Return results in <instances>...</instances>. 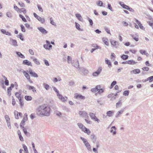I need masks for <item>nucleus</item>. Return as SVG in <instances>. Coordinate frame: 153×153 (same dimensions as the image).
<instances>
[{"instance_id":"49","label":"nucleus","mask_w":153,"mask_h":153,"mask_svg":"<svg viewBox=\"0 0 153 153\" xmlns=\"http://www.w3.org/2000/svg\"><path fill=\"white\" fill-rule=\"evenodd\" d=\"M97 5L98 6L101 7L103 5V3L102 1H99L97 3Z\"/></svg>"},{"instance_id":"58","label":"nucleus","mask_w":153,"mask_h":153,"mask_svg":"<svg viewBox=\"0 0 153 153\" xmlns=\"http://www.w3.org/2000/svg\"><path fill=\"white\" fill-rule=\"evenodd\" d=\"M68 99V98L66 97H62L61 100L64 102L66 101Z\"/></svg>"},{"instance_id":"28","label":"nucleus","mask_w":153,"mask_h":153,"mask_svg":"<svg viewBox=\"0 0 153 153\" xmlns=\"http://www.w3.org/2000/svg\"><path fill=\"white\" fill-rule=\"evenodd\" d=\"M105 62L108 65L109 67L110 68L111 66V64L110 60L105 59Z\"/></svg>"},{"instance_id":"47","label":"nucleus","mask_w":153,"mask_h":153,"mask_svg":"<svg viewBox=\"0 0 153 153\" xmlns=\"http://www.w3.org/2000/svg\"><path fill=\"white\" fill-rule=\"evenodd\" d=\"M75 23L76 28L78 30H80V25L78 23L76 22H75Z\"/></svg>"},{"instance_id":"15","label":"nucleus","mask_w":153,"mask_h":153,"mask_svg":"<svg viewBox=\"0 0 153 153\" xmlns=\"http://www.w3.org/2000/svg\"><path fill=\"white\" fill-rule=\"evenodd\" d=\"M116 128L115 126H113L111 127L110 130V132L112 133L113 135H114L116 134Z\"/></svg>"},{"instance_id":"60","label":"nucleus","mask_w":153,"mask_h":153,"mask_svg":"<svg viewBox=\"0 0 153 153\" xmlns=\"http://www.w3.org/2000/svg\"><path fill=\"white\" fill-rule=\"evenodd\" d=\"M5 119L6 120L7 122L10 121V119L8 115H6L5 117Z\"/></svg>"},{"instance_id":"33","label":"nucleus","mask_w":153,"mask_h":153,"mask_svg":"<svg viewBox=\"0 0 153 153\" xmlns=\"http://www.w3.org/2000/svg\"><path fill=\"white\" fill-rule=\"evenodd\" d=\"M113 113L112 111H109L107 112L106 114L107 116H108L109 117H111L113 116Z\"/></svg>"},{"instance_id":"2","label":"nucleus","mask_w":153,"mask_h":153,"mask_svg":"<svg viewBox=\"0 0 153 153\" xmlns=\"http://www.w3.org/2000/svg\"><path fill=\"white\" fill-rule=\"evenodd\" d=\"M79 128L85 133H87L89 135L91 133V131L89 129L86 128L82 123H78L77 124Z\"/></svg>"},{"instance_id":"17","label":"nucleus","mask_w":153,"mask_h":153,"mask_svg":"<svg viewBox=\"0 0 153 153\" xmlns=\"http://www.w3.org/2000/svg\"><path fill=\"white\" fill-rule=\"evenodd\" d=\"M10 40L12 42L11 44L12 45L15 47H16L18 46V45L17 44V42L16 40L13 39L11 38L10 39Z\"/></svg>"},{"instance_id":"22","label":"nucleus","mask_w":153,"mask_h":153,"mask_svg":"<svg viewBox=\"0 0 153 153\" xmlns=\"http://www.w3.org/2000/svg\"><path fill=\"white\" fill-rule=\"evenodd\" d=\"M108 97L111 100H113L115 99V95H114V94H110L108 96Z\"/></svg>"},{"instance_id":"29","label":"nucleus","mask_w":153,"mask_h":153,"mask_svg":"<svg viewBox=\"0 0 153 153\" xmlns=\"http://www.w3.org/2000/svg\"><path fill=\"white\" fill-rule=\"evenodd\" d=\"M91 139L94 143H95L96 141V137L94 134H92L91 135Z\"/></svg>"},{"instance_id":"14","label":"nucleus","mask_w":153,"mask_h":153,"mask_svg":"<svg viewBox=\"0 0 153 153\" xmlns=\"http://www.w3.org/2000/svg\"><path fill=\"white\" fill-rule=\"evenodd\" d=\"M140 71L139 69H134L130 72L131 74H137L140 73Z\"/></svg>"},{"instance_id":"55","label":"nucleus","mask_w":153,"mask_h":153,"mask_svg":"<svg viewBox=\"0 0 153 153\" xmlns=\"http://www.w3.org/2000/svg\"><path fill=\"white\" fill-rule=\"evenodd\" d=\"M44 62L45 64L47 66H49V64L48 60L46 59H44Z\"/></svg>"},{"instance_id":"24","label":"nucleus","mask_w":153,"mask_h":153,"mask_svg":"<svg viewBox=\"0 0 153 153\" xmlns=\"http://www.w3.org/2000/svg\"><path fill=\"white\" fill-rule=\"evenodd\" d=\"M111 43L112 45L115 46V47H117V45H118V42L114 40L111 41Z\"/></svg>"},{"instance_id":"32","label":"nucleus","mask_w":153,"mask_h":153,"mask_svg":"<svg viewBox=\"0 0 153 153\" xmlns=\"http://www.w3.org/2000/svg\"><path fill=\"white\" fill-rule=\"evenodd\" d=\"M121 57L123 60H126L128 59V56L127 55L123 54L121 56Z\"/></svg>"},{"instance_id":"25","label":"nucleus","mask_w":153,"mask_h":153,"mask_svg":"<svg viewBox=\"0 0 153 153\" xmlns=\"http://www.w3.org/2000/svg\"><path fill=\"white\" fill-rule=\"evenodd\" d=\"M124 109H122L120 111H118L116 114V117H118L120 114H122L124 111Z\"/></svg>"},{"instance_id":"21","label":"nucleus","mask_w":153,"mask_h":153,"mask_svg":"<svg viewBox=\"0 0 153 153\" xmlns=\"http://www.w3.org/2000/svg\"><path fill=\"white\" fill-rule=\"evenodd\" d=\"M16 53L18 56L21 57V58L22 59H24L25 58V56L23 55L21 52L18 51H16Z\"/></svg>"},{"instance_id":"10","label":"nucleus","mask_w":153,"mask_h":153,"mask_svg":"<svg viewBox=\"0 0 153 153\" xmlns=\"http://www.w3.org/2000/svg\"><path fill=\"white\" fill-rule=\"evenodd\" d=\"M74 98L75 99L79 98L81 99H84L85 98V97L81 94H79L77 93L74 94Z\"/></svg>"},{"instance_id":"19","label":"nucleus","mask_w":153,"mask_h":153,"mask_svg":"<svg viewBox=\"0 0 153 153\" xmlns=\"http://www.w3.org/2000/svg\"><path fill=\"white\" fill-rule=\"evenodd\" d=\"M75 16L81 22L83 21V18L80 14L76 13L75 14Z\"/></svg>"},{"instance_id":"36","label":"nucleus","mask_w":153,"mask_h":153,"mask_svg":"<svg viewBox=\"0 0 153 153\" xmlns=\"http://www.w3.org/2000/svg\"><path fill=\"white\" fill-rule=\"evenodd\" d=\"M117 83V82L116 81H114L111 83V86L109 87L111 89L113 88L114 86Z\"/></svg>"},{"instance_id":"52","label":"nucleus","mask_w":153,"mask_h":153,"mask_svg":"<svg viewBox=\"0 0 153 153\" xmlns=\"http://www.w3.org/2000/svg\"><path fill=\"white\" fill-rule=\"evenodd\" d=\"M99 74L97 73L96 71L93 73L92 75L96 77L98 76Z\"/></svg>"},{"instance_id":"20","label":"nucleus","mask_w":153,"mask_h":153,"mask_svg":"<svg viewBox=\"0 0 153 153\" xmlns=\"http://www.w3.org/2000/svg\"><path fill=\"white\" fill-rule=\"evenodd\" d=\"M28 73H29V71L28 70L26 71H25L23 73V74L27 79H29V78L30 77Z\"/></svg>"},{"instance_id":"30","label":"nucleus","mask_w":153,"mask_h":153,"mask_svg":"<svg viewBox=\"0 0 153 153\" xmlns=\"http://www.w3.org/2000/svg\"><path fill=\"white\" fill-rule=\"evenodd\" d=\"M122 102H121V100H119L116 104V107L117 108H119L121 107V105L122 104Z\"/></svg>"},{"instance_id":"62","label":"nucleus","mask_w":153,"mask_h":153,"mask_svg":"<svg viewBox=\"0 0 153 153\" xmlns=\"http://www.w3.org/2000/svg\"><path fill=\"white\" fill-rule=\"evenodd\" d=\"M92 120H94L95 121H97L98 123H99L100 122V120L98 119L96 116L95 117H94Z\"/></svg>"},{"instance_id":"6","label":"nucleus","mask_w":153,"mask_h":153,"mask_svg":"<svg viewBox=\"0 0 153 153\" xmlns=\"http://www.w3.org/2000/svg\"><path fill=\"white\" fill-rule=\"evenodd\" d=\"M34 16L39 21H40L42 23H43L45 21V20L44 19L42 18L36 14L35 13H33Z\"/></svg>"},{"instance_id":"48","label":"nucleus","mask_w":153,"mask_h":153,"mask_svg":"<svg viewBox=\"0 0 153 153\" xmlns=\"http://www.w3.org/2000/svg\"><path fill=\"white\" fill-rule=\"evenodd\" d=\"M20 26L22 31L23 32H25V29L24 26L22 25H21Z\"/></svg>"},{"instance_id":"61","label":"nucleus","mask_w":153,"mask_h":153,"mask_svg":"<svg viewBox=\"0 0 153 153\" xmlns=\"http://www.w3.org/2000/svg\"><path fill=\"white\" fill-rule=\"evenodd\" d=\"M28 119L27 117H24V118H23V120H22V123H24Z\"/></svg>"},{"instance_id":"57","label":"nucleus","mask_w":153,"mask_h":153,"mask_svg":"<svg viewBox=\"0 0 153 153\" xmlns=\"http://www.w3.org/2000/svg\"><path fill=\"white\" fill-rule=\"evenodd\" d=\"M53 90L56 93L57 95L59 94V91L57 89L56 87H53Z\"/></svg>"},{"instance_id":"38","label":"nucleus","mask_w":153,"mask_h":153,"mask_svg":"<svg viewBox=\"0 0 153 153\" xmlns=\"http://www.w3.org/2000/svg\"><path fill=\"white\" fill-rule=\"evenodd\" d=\"M19 17L22 19V20L25 22H27V20L22 15H19Z\"/></svg>"},{"instance_id":"23","label":"nucleus","mask_w":153,"mask_h":153,"mask_svg":"<svg viewBox=\"0 0 153 153\" xmlns=\"http://www.w3.org/2000/svg\"><path fill=\"white\" fill-rule=\"evenodd\" d=\"M17 133L18 134V135L19 136L20 140L21 141H24L23 138L22 136L20 131V130L18 131Z\"/></svg>"},{"instance_id":"1","label":"nucleus","mask_w":153,"mask_h":153,"mask_svg":"<svg viewBox=\"0 0 153 153\" xmlns=\"http://www.w3.org/2000/svg\"><path fill=\"white\" fill-rule=\"evenodd\" d=\"M50 108L47 105L45 104L38 107L36 110V112L37 114L40 117L48 116L50 114Z\"/></svg>"},{"instance_id":"42","label":"nucleus","mask_w":153,"mask_h":153,"mask_svg":"<svg viewBox=\"0 0 153 153\" xmlns=\"http://www.w3.org/2000/svg\"><path fill=\"white\" fill-rule=\"evenodd\" d=\"M102 70V67L100 66L99 67L98 69L96 71L97 73H98L99 74H100Z\"/></svg>"},{"instance_id":"4","label":"nucleus","mask_w":153,"mask_h":153,"mask_svg":"<svg viewBox=\"0 0 153 153\" xmlns=\"http://www.w3.org/2000/svg\"><path fill=\"white\" fill-rule=\"evenodd\" d=\"M71 64L73 66L76 67L78 70L80 69V68L79 67V62L78 59H76L73 60Z\"/></svg>"},{"instance_id":"43","label":"nucleus","mask_w":153,"mask_h":153,"mask_svg":"<svg viewBox=\"0 0 153 153\" xmlns=\"http://www.w3.org/2000/svg\"><path fill=\"white\" fill-rule=\"evenodd\" d=\"M17 37L19 38L22 41H23L24 40V39L23 38L22 35V33H19V35H17Z\"/></svg>"},{"instance_id":"56","label":"nucleus","mask_w":153,"mask_h":153,"mask_svg":"<svg viewBox=\"0 0 153 153\" xmlns=\"http://www.w3.org/2000/svg\"><path fill=\"white\" fill-rule=\"evenodd\" d=\"M37 7L39 11L41 12H43V9L41 6L39 4L37 5Z\"/></svg>"},{"instance_id":"13","label":"nucleus","mask_w":153,"mask_h":153,"mask_svg":"<svg viewBox=\"0 0 153 153\" xmlns=\"http://www.w3.org/2000/svg\"><path fill=\"white\" fill-rule=\"evenodd\" d=\"M101 88V86L100 85H97L96 86L95 88H92L91 91L94 93H95L100 88Z\"/></svg>"},{"instance_id":"54","label":"nucleus","mask_w":153,"mask_h":153,"mask_svg":"<svg viewBox=\"0 0 153 153\" xmlns=\"http://www.w3.org/2000/svg\"><path fill=\"white\" fill-rule=\"evenodd\" d=\"M50 23L53 25H55V23L53 22V19L52 17H51L50 19Z\"/></svg>"},{"instance_id":"7","label":"nucleus","mask_w":153,"mask_h":153,"mask_svg":"<svg viewBox=\"0 0 153 153\" xmlns=\"http://www.w3.org/2000/svg\"><path fill=\"white\" fill-rule=\"evenodd\" d=\"M29 73L32 76L34 77H38V76L37 74L34 72H33L31 69H30L29 71Z\"/></svg>"},{"instance_id":"51","label":"nucleus","mask_w":153,"mask_h":153,"mask_svg":"<svg viewBox=\"0 0 153 153\" xmlns=\"http://www.w3.org/2000/svg\"><path fill=\"white\" fill-rule=\"evenodd\" d=\"M23 12L24 14H25L26 12V10L24 8H22L19 9V12Z\"/></svg>"},{"instance_id":"37","label":"nucleus","mask_w":153,"mask_h":153,"mask_svg":"<svg viewBox=\"0 0 153 153\" xmlns=\"http://www.w3.org/2000/svg\"><path fill=\"white\" fill-rule=\"evenodd\" d=\"M61 80V79L60 78L59 76L58 77V79L56 78H54V80H53V81L54 82H57L58 81H60Z\"/></svg>"},{"instance_id":"12","label":"nucleus","mask_w":153,"mask_h":153,"mask_svg":"<svg viewBox=\"0 0 153 153\" xmlns=\"http://www.w3.org/2000/svg\"><path fill=\"white\" fill-rule=\"evenodd\" d=\"M26 86L27 88H28L29 90H32V91L34 92H36V88L33 86L29 85H27Z\"/></svg>"},{"instance_id":"50","label":"nucleus","mask_w":153,"mask_h":153,"mask_svg":"<svg viewBox=\"0 0 153 153\" xmlns=\"http://www.w3.org/2000/svg\"><path fill=\"white\" fill-rule=\"evenodd\" d=\"M88 20L90 23V25L92 26L93 25V22L92 20L88 17Z\"/></svg>"},{"instance_id":"11","label":"nucleus","mask_w":153,"mask_h":153,"mask_svg":"<svg viewBox=\"0 0 153 153\" xmlns=\"http://www.w3.org/2000/svg\"><path fill=\"white\" fill-rule=\"evenodd\" d=\"M81 72H82L84 75H86L88 73V71L86 69L83 68H80V69L79 70Z\"/></svg>"},{"instance_id":"59","label":"nucleus","mask_w":153,"mask_h":153,"mask_svg":"<svg viewBox=\"0 0 153 153\" xmlns=\"http://www.w3.org/2000/svg\"><path fill=\"white\" fill-rule=\"evenodd\" d=\"M108 8L111 11H113L111 4H108Z\"/></svg>"},{"instance_id":"64","label":"nucleus","mask_w":153,"mask_h":153,"mask_svg":"<svg viewBox=\"0 0 153 153\" xmlns=\"http://www.w3.org/2000/svg\"><path fill=\"white\" fill-rule=\"evenodd\" d=\"M18 4L21 7H25V4H24V3L21 2H19L18 3Z\"/></svg>"},{"instance_id":"18","label":"nucleus","mask_w":153,"mask_h":153,"mask_svg":"<svg viewBox=\"0 0 153 153\" xmlns=\"http://www.w3.org/2000/svg\"><path fill=\"white\" fill-rule=\"evenodd\" d=\"M23 64L25 65L28 66H32V63L31 62H30L27 60H25L23 61Z\"/></svg>"},{"instance_id":"3","label":"nucleus","mask_w":153,"mask_h":153,"mask_svg":"<svg viewBox=\"0 0 153 153\" xmlns=\"http://www.w3.org/2000/svg\"><path fill=\"white\" fill-rule=\"evenodd\" d=\"M80 139L82 140L87 149L89 151H91V146L87 140L82 137H80Z\"/></svg>"},{"instance_id":"9","label":"nucleus","mask_w":153,"mask_h":153,"mask_svg":"<svg viewBox=\"0 0 153 153\" xmlns=\"http://www.w3.org/2000/svg\"><path fill=\"white\" fill-rule=\"evenodd\" d=\"M37 29L42 34H46L48 33V31L42 27H38Z\"/></svg>"},{"instance_id":"40","label":"nucleus","mask_w":153,"mask_h":153,"mask_svg":"<svg viewBox=\"0 0 153 153\" xmlns=\"http://www.w3.org/2000/svg\"><path fill=\"white\" fill-rule=\"evenodd\" d=\"M139 51L140 53L142 54H144L147 55L148 54V53L146 52V51L145 50H140Z\"/></svg>"},{"instance_id":"16","label":"nucleus","mask_w":153,"mask_h":153,"mask_svg":"<svg viewBox=\"0 0 153 153\" xmlns=\"http://www.w3.org/2000/svg\"><path fill=\"white\" fill-rule=\"evenodd\" d=\"M30 59H32L34 62L37 65H39L40 64V62L37 60V59L35 57L32 56L30 57Z\"/></svg>"},{"instance_id":"44","label":"nucleus","mask_w":153,"mask_h":153,"mask_svg":"<svg viewBox=\"0 0 153 153\" xmlns=\"http://www.w3.org/2000/svg\"><path fill=\"white\" fill-rule=\"evenodd\" d=\"M12 89L10 88H8L7 89V92L8 95L9 96H10L11 95V91Z\"/></svg>"},{"instance_id":"34","label":"nucleus","mask_w":153,"mask_h":153,"mask_svg":"<svg viewBox=\"0 0 153 153\" xmlns=\"http://www.w3.org/2000/svg\"><path fill=\"white\" fill-rule=\"evenodd\" d=\"M102 41L104 43L107 45H108V40L107 39L105 38H103L102 39Z\"/></svg>"},{"instance_id":"26","label":"nucleus","mask_w":153,"mask_h":153,"mask_svg":"<svg viewBox=\"0 0 153 153\" xmlns=\"http://www.w3.org/2000/svg\"><path fill=\"white\" fill-rule=\"evenodd\" d=\"M105 89V88H100L98 91L97 93L99 94H101L104 92Z\"/></svg>"},{"instance_id":"63","label":"nucleus","mask_w":153,"mask_h":153,"mask_svg":"<svg viewBox=\"0 0 153 153\" xmlns=\"http://www.w3.org/2000/svg\"><path fill=\"white\" fill-rule=\"evenodd\" d=\"M149 82H151L153 81V76H151L148 78Z\"/></svg>"},{"instance_id":"35","label":"nucleus","mask_w":153,"mask_h":153,"mask_svg":"<svg viewBox=\"0 0 153 153\" xmlns=\"http://www.w3.org/2000/svg\"><path fill=\"white\" fill-rule=\"evenodd\" d=\"M25 99L27 101H30L32 100V97L31 96H25Z\"/></svg>"},{"instance_id":"31","label":"nucleus","mask_w":153,"mask_h":153,"mask_svg":"<svg viewBox=\"0 0 153 153\" xmlns=\"http://www.w3.org/2000/svg\"><path fill=\"white\" fill-rule=\"evenodd\" d=\"M67 62L68 63L70 64L72 63L73 62V61H72V58L69 56H67Z\"/></svg>"},{"instance_id":"27","label":"nucleus","mask_w":153,"mask_h":153,"mask_svg":"<svg viewBox=\"0 0 153 153\" xmlns=\"http://www.w3.org/2000/svg\"><path fill=\"white\" fill-rule=\"evenodd\" d=\"M127 62V64L129 65H134L137 63V62H135L134 61L132 60H128Z\"/></svg>"},{"instance_id":"45","label":"nucleus","mask_w":153,"mask_h":153,"mask_svg":"<svg viewBox=\"0 0 153 153\" xmlns=\"http://www.w3.org/2000/svg\"><path fill=\"white\" fill-rule=\"evenodd\" d=\"M44 88L45 89L48 90L49 89V86L48 84H46L45 83L43 84Z\"/></svg>"},{"instance_id":"41","label":"nucleus","mask_w":153,"mask_h":153,"mask_svg":"<svg viewBox=\"0 0 153 153\" xmlns=\"http://www.w3.org/2000/svg\"><path fill=\"white\" fill-rule=\"evenodd\" d=\"M14 114L15 115V118L16 119H18V112L16 111H14Z\"/></svg>"},{"instance_id":"39","label":"nucleus","mask_w":153,"mask_h":153,"mask_svg":"<svg viewBox=\"0 0 153 153\" xmlns=\"http://www.w3.org/2000/svg\"><path fill=\"white\" fill-rule=\"evenodd\" d=\"M15 95L16 97L18 98L19 100L21 99V97H20L21 94L19 92H16L15 94Z\"/></svg>"},{"instance_id":"46","label":"nucleus","mask_w":153,"mask_h":153,"mask_svg":"<svg viewBox=\"0 0 153 153\" xmlns=\"http://www.w3.org/2000/svg\"><path fill=\"white\" fill-rule=\"evenodd\" d=\"M89 115L91 117V118L92 119H93L96 116L94 113L91 112H90L89 113Z\"/></svg>"},{"instance_id":"5","label":"nucleus","mask_w":153,"mask_h":153,"mask_svg":"<svg viewBox=\"0 0 153 153\" xmlns=\"http://www.w3.org/2000/svg\"><path fill=\"white\" fill-rule=\"evenodd\" d=\"M79 115L85 118H88V116L87 113L85 111H80L79 112Z\"/></svg>"},{"instance_id":"8","label":"nucleus","mask_w":153,"mask_h":153,"mask_svg":"<svg viewBox=\"0 0 153 153\" xmlns=\"http://www.w3.org/2000/svg\"><path fill=\"white\" fill-rule=\"evenodd\" d=\"M92 46L93 47H94V48H93L92 49L91 51V53H92L96 49H100L101 48V47L97 45V44H93L92 45Z\"/></svg>"},{"instance_id":"53","label":"nucleus","mask_w":153,"mask_h":153,"mask_svg":"<svg viewBox=\"0 0 153 153\" xmlns=\"http://www.w3.org/2000/svg\"><path fill=\"white\" fill-rule=\"evenodd\" d=\"M129 91H125L124 92L123 94L125 96H128L129 94Z\"/></svg>"}]
</instances>
